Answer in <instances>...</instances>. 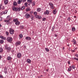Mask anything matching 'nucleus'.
Segmentation results:
<instances>
[{"instance_id": "obj_24", "label": "nucleus", "mask_w": 78, "mask_h": 78, "mask_svg": "<svg viewBox=\"0 0 78 78\" xmlns=\"http://www.w3.org/2000/svg\"><path fill=\"white\" fill-rule=\"evenodd\" d=\"M45 50L46 51H47V52H48L49 51L48 48H45Z\"/></svg>"}, {"instance_id": "obj_41", "label": "nucleus", "mask_w": 78, "mask_h": 78, "mask_svg": "<svg viewBox=\"0 0 78 78\" xmlns=\"http://www.w3.org/2000/svg\"><path fill=\"white\" fill-rule=\"evenodd\" d=\"M9 20V21L10 20H12V18H10L9 20Z\"/></svg>"}, {"instance_id": "obj_12", "label": "nucleus", "mask_w": 78, "mask_h": 78, "mask_svg": "<svg viewBox=\"0 0 78 78\" xmlns=\"http://www.w3.org/2000/svg\"><path fill=\"white\" fill-rule=\"evenodd\" d=\"M11 59H12L11 57L10 56H8L7 57V59L8 61H11Z\"/></svg>"}, {"instance_id": "obj_36", "label": "nucleus", "mask_w": 78, "mask_h": 78, "mask_svg": "<svg viewBox=\"0 0 78 78\" xmlns=\"http://www.w3.org/2000/svg\"><path fill=\"white\" fill-rule=\"evenodd\" d=\"M28 5V3L27 2H26L24 4V5L25 6H26V7H27V5Z\"/></svg>"}, {"instance_id": "obj_3", "label": "nucleus", "mask_w": 78, "mask_h": 78, "mask_svg": "<svg viewBox=\"0 0 78 78\" xmlns=\"http://www.w3.org/2000/svg\"><path fill=\"white\" fill-rule=\"evenodd\" d=\"M9 32L11 34H14V30L13 29L10 28L9 29Z\"/></svg>"}, {"instance_id": "obj_23", "label": "nucleus", "mask_w": 78, "mask_h": 78, "mask_svg": "<svg viewBox=\"0 0 78 78\" xmlns=\"http://www.w3.org/2000/svg\"><path fill=\"white\" fill-rule=\"evenodd\" d=\"M4 21L5 22H6V23H10V22H9V21L8 20H5Z\"/></svg>"}, {"instance_id": "obj_27", "label": "nucleus", "mask_w": 78, "mask_h": 78, "mask_svg": "<svg viewBox=\"0 0 78 78\" xmlns=\"http://www.w3.org/2000/svg\"><path fill=\"white\" fill-rule=\"evenodd\" d=\"M34 14L35 15V17H36V16H37V12H35L34 13Z\"/></svg>"}, {"instance_id": "obj_11", "label": "nucleus", "mask_w": 78, "mask_h": 78, "mask_svg": "<svg viewBox=\"0 0 78 78\" xmlns=\"http://www.w3.org/2000/svg\"><path fill=\"white\" fill-rule=\"evenodd\" d=\"M25 39H26V40H29V41L31 39V37H26Z\"/></svg>"}, {"instance_id": "obj_48", "label": "nucleus", "mask_w": 78, "mask_h": 78, "mask_svg": "<svg viewBox=\"0 0 78 78\" xmlns=\"http://www.w3.org/2000/svg\"><path fill=\"white\" fill-rule=\"evenodd\" d=\"M73 69H75V66H74L73 65Z\"/></svg>"}, {"instance_id": "obj_61", "label": "nucleus", "mask_w": 78, "mask_h": 78, "mask_svg": "<svg viewBox=\"0 0 78 78\" xmlns=\"http://www.w3.org/2000/svg\"><path fill=\"white\" fill-rule=\"evenodd\" d=\"M63 50L64 49V47L63 48Z\"/></svg>"}, {"instance_id": "obj_42", "label": "nucleus", "mask_w": 78, "mask_h": 78, "mask_svg": "<svg viewBox=\"0 0 78 78\" xmlns=\"http://www.w3.org/2000/svg\"><path fill=\"white\" fill-rule=\"evenodd\" d=\"M26 10L27 11H30V9H29V8H27V9Z\"/></svg>"}, {"instance_id": "obj_30", "label": "nucleus", "mask_w": 78, "mask_h": 78, "mask_svg": "<svg viewBox=\"0 0 78 78\" xmlns=\"http://www.w3.org/2000/svg\"><path fill=\"white\" fill-rule=\"evenodd\" d=\"M75 27L72 28V30L73 31H75Z\"/></svg>"}, {"instance_id": "obj_37", "label": "nucleus", "mask_w": 78, "mask_h": 78, "mask_svg": "<svg viewBox=\"0 0 78 78\" xmlns=\"http://www.w3.org/2000/svg\"><path fill=\"white\" fill-rule=\"evenodd\" d=\"M3 49L2 48H0V53H2L3 52Z\"/></svg>"}, {"instance_id": "obj_25", "label": "nucleus", "mask_w": 78, "mask_h": 78, "mask_svg": "<svg viewBox=\"0 0 78 78\" xmlns=\"http://www.w3.org/2000/svg\"><path fill=\"white\" fill-rule=\"evenodd\" d=\"M41 8H39L37 9V11L38 12H39L40 11H41Z\"/></svg>"}, {"instance_id": "obj_49", "label": "nucleus", "mask_w": 78, "mask_h": 78, "mask_svg": "<svg viewBox=\"0 0 78 78\" xmlns=\"http://www.w3.org/2000/svg\"><path fill=\"white\" fill-rule=\"evenodd\" d=\"M69 69H71V70H72V67L70 66H69Z\"/></svg>"}, {"instance_id": "obj_21", "label": "nucleus", "mask_w": 78, "mask_h": 78, "mask_svg": "<svg viewBox=\"0 0 78 78\" xmlns=\"http://www.w3.org/2000/svg\"><path fill=\"white\" fill-rule=\"evenodd\" d=\"M22 2V0H19L17 2V3L18 4H20L21 3V2Z\"/></svg>"}, {"instance_id": "obj_38", "label": "nucleus", "mask_w": 78, "mask_h": 78, "mask_svg": "<svg viewBox=\"0 0 78 78\" xmlns=\"http://www.w3.org/2000/svg\"><path fill=\"white\" fill-rule=\"evenodd\" d=\"M2 14H5V12H2L1 13V15H2Z\"/></svg>"}, {"instance_id": "obj_43", "label": "nucleus", "mask_w": 78, "mask_h": 78, "mask_svg": "<svg viewBox=\"0 0 78 78\" xmlns=\"http://www.w3.org/2000/svg\"><path fill=\"white\" fill-rule=\"evenodd\" d=\"M46 19V18H43L42 20L43 21H45Z\"/></svg>"}, {"instance_id": "obj_14", "label": "nucleus", "mask_w": 78, "mask_h": 78, "mask_svg": "<svg viewBox=\"0 0 78 78\" xmlns=\"http://www.w3.org/2000/svg\"><path fill=\"white\" fill-rule=\"evenodd\" d=\"M26 61L29 64L31 63V60L30 59H27Z\"/></svg>"}, {"instance_id": "obj_40", "label": "nucleus", "mask_w": 78, "mask_h": 78, "mask_svg": "<svg viewBox=\"0 0 78 78\" xmlns=\"http://www.w3.org/2000/svg\"><path fill=\"white\" fill-rule=\"evenodd\" d=\"M54 29H55V26H53L52 28V31H53Z\"/></svg>"}, {"instance_id": "obj_5", "label": "nucleus", "mask_w": 78, "mask_h": 78, "mask_svg": "<svg viewBox=\"0 0 78 78\" xmlns=\"http://www.w3.org/2000/svg\"><path fill=\"white\" fill-rule=\"evenodd\" d=\"M49 13H50V11L49 10H46V11L44 12V14L45 15H48L49 14Z\"/></svg>"}, {"instance_id": "obj_31", "label": "nucleus", "mask_w": 78, "mask_h": 78, "mask_svg": "<svg viewBox=\"0 0 78 78\" xmlns=\"http://www.w3.org/2000/svg\"><path fill=\"white\" fill-rule=\"evenodd\" d=\"M4 42V41L3 40H1L0 41V43L1 44H3Z\"/></svg>"}, {"instance_id": "obj_54", "label": "nucleus", "mask_w": 78, "mask_h": 78, "mask_svg": "<svg viewBox=\"0 0 78 78\" xmlns=\"http://www.w3.org/2000/svg\"><path fill=\"white\" fill-rule=\"evenodd\" d=\"M55 37H57L58 36V35H56V34H55Z\"/></svg>"}, {"instance_id": "obj_7", "label": "nucleus", "mask_w": 78, "mask_h": 78, "mask_svg": "<svg viewBox=\"0 0 78 78\" xmlns=\"http://www.w3.org/2000/svg\"><path fill=\"white\" fill-rule=\"evenodd\" d=\"M30 17V14H27L25 15V17L26 18V19H28Z\"/></svg>"}, {"instance_id": "obj_57", "label": "nucleus", "mask_w": 78, "mask_h": 78, "mask_svg": "<svg viewBox=\"0 0 78 78\" xmlns=\"http://www.w3.org/2000/svg\"><path fill=\"white\" fill-rule=\"evenodd\" d=\"M46 71H47V72H48V69H47V70H46Z\"/></svg>"}, {"instance_id": "obj_50", "label": "nucleus", "mask_w": 78, "mask_h": 78, "mask_svg": "<svg viewBox=\"0 0 78 78\" xmlns=\"http://www.w3.org/2000/svg\"><path fill=\"white\" fill-rule=\"evenodd\" d=\"M0 78H3V76H0Z\"/></svg>"}, {"instance_id": "obj_52", "label": "nucleus", "mask_w": 78, "mask_h": 78, "mask_svg": "<svg viewBox=\"0 0 78 78\" xmlns=\"http://www.w3.org/2000/svg\"><path fill=\"white\" fill-rule=\"evenodd\" d=\"M9 16H8L7 17V19H9Z\"/></svg>"}, {"instance_id": "obj_59", "label": "nucleus", "mask_w": 78, "mask_h": 78, "mask_svg": "<svg viewBox=\"0 0 78 78\" xmlns=\"http://www.w3.org/2000/svg\"><path fill=\"white\" fill-rule=\"evenodd\" d=\"M76 58H74V59H75V60H76Z\"/></svg>"}, {"instance_id": "obj_8", "label": "nucleus", "mask_w": 78, "mask_h": 78, "mask_svg": "<svg viewBox=\"0 0 78 78\" xmlns=\"http://www.w3.org/2000/svg\"><path fill=\"white\" fill-rule=\"evenodd\" d=\"M35 18H37V19H39V20H40V19L42 18V17L40 16L37 15V16H36Z\"/></svg>"}, {"instance_id": "obj_26", "label": "nucleus", "mask_w": 78, "mask_h": 78, "mask_svg": "<svg viewBox=\"0 0 78 78\" xmlns=\"http://www.w3.org/2000/svg\"><path fill=\"white\" fill-rule=\"evenodd\" d=\"M17 5V3L16 2H14L13 4V5H14V6H16Z\"/></svg>"}, {"instance_id": "obj_6", "label": "nucleus", "mask_w": 78, "mask_h": 78, "mask_svg": "<svg viewBox=\"0 0 78 78\" xmlns=\"http://www.w3.org/2000/svg\"><path fill=\"white\" fill-rule=\"evenodd\" d=\"M21 56H22V54H21L20 53H18L17 54V58H21Z\"/></svg>"}, {"instance_id": "obj_10", "label": "nucleus", "mask_w": 78, "mask_h": 78, "mask_svg": "<svg viewBox=\"0 0 78 78\" xmlns=\"http://www.w3.org/2000/svg\"><path fill=\"white\" fill-rule=\"evenodd\" d=\"M16 44L17 45H20V44H21V42H20V41H18L16 42Z\"/></svg>"}, {"instance_id": "obj_47", "label": "nucleus", "mask_w": 78, "mask_h": 78, "mask_svg": "<svg viewBox=\"0 0 78 78\" xmlns=\"http://www.w3.org/2000/svg\"><path fill=\"white\" fill-rule=\"evenodd\" d=\"M2 9H5V7L4 6H2Z\"/></svg>"}, {"instance_id": "obj_20", "label": "nucleus", "mask_w": 78, "mask_h": 78, "mask_svg": "<svg viewBox=\"0 0 78 78\" xmlns=\"http://www.w3.org/2000/svg\"><path fill=\"white\" fill-rule=\"evenodd\" d=\"M0 38L2 39H4V40H5V39H6V37H4L2 35L0 36Z\"/></svg>"}, {"instance_id": "obj_9", "label": "nucleus", "mask_w": 78, "mask_h": 78, "mask_svg": "<svg viewBox=\"0 0 78 78\" xmlns=\"http://www.w3.org/2000/svg\"><path fill=\"white\" fill-rule=\"evenodd\" d=\"M72 42H73V44L74 45H76V41L75 39H73V41H72Z\"/></svg>"}, {"instance_id": "obj_45", "label": "nucleus", "mask_w": 78, "mask_h": 78, "mask_svg": "<svg viewBox=\"0 0 78 78\" xmlns=\"http://www.w3.org/2000/svg\"><path fill=\"white\" fill-rule=\"evenodd\" d=\"M68 20H69V21H70V17H69L68 18Z\"/></svg>"}, {"instance_id": "obj_2", "label": "nucleus", "mask_w": 78, "mask_h": 78, "mask_svg": "<svg viewBox=\"0 0 78 78\" xmlns=\"http://www.w3.org/2000/svg\"><path fill=\"white\" fill-rule=\"evenodd\" d=\"M12 9L14 11H16V12H17V11H20V8H19L14 7L12 8Z\"/></svg>"}, {"instance_id": "obj_15", "label": "nucleus", "mask_w": 78, "mask_h": 78, "mask_svg": "<svg viewBox=\"0 0 78 78\" xmlns=\"http://www.w3.org/2000/svg\"><path fill=\"white\" fill-rule=\"evenodd\" d=\"M32 0H27V2L30 4H32Z\"/></svg>"}, {"instance_id": "obj_55", "label": "nucleus", "mask_w": 78, "mask_h": 78, "mask_svg": "<svg viewBox=\"0 0 78 78\" xmlns=\"http://www.w3.org/2000/svg\"><path fill=\"white\" fill-rule=\"evenodd\" d=\"M14 50H13L12 51V53H14Z\"/></svg>"}, {"instance_id": "obj_22", "label": "nucleus", "mask_w": 78, "mask_h": 78, "mask_svg": "<svg viewBox=\"0 0 78 78\" xmlns=\"http://www.w3.org/2000/svg\"><path fill=\"white\" fill-rule=\"evenodd\" d=\"M53 12L54 14H56V9L55 10H53Z\"/></svg>"}, {"instance_id": "obj_34", "label": "nucleus", "mask_w": 78, "mask_h": 78, "mask_svg": "<svg viewBox=\"0 0 78 78\" xmlns=\"http://www.w3.org/2000/svg\"><path fill=\"white\" fill-rule=\"evenodd\" d=\"M6 35L8 36L9 35V32L8 31H6L5 32Z\"/></svg>"}, {"instance_id": "obj_19", "label": "nucleus", "mask_w": 78, "mask_h": 78, "mask_svg": "<svg viewBox=\"0 0 78 78\" xmlns=\"http://www.w3.org/2000/svg\"><path fill=\"white\" fill-rule=\"evenodd\" d=\"M4 72L5 73H7V68L6 67L4 69Z\"/></svg>"}, {"instance_id": "obj_33", "label": "nucleus", "mask_w": 78, "mask_h": 78, "mask_svg": "<svg viewBox=\"0 0 78 78\" xmlns=\"http://www.w3.org/2000/svg\"><path fill=\"white\" fill-rule=\"evenodd\" d=\"M24 27L23 26H21L20 27V29H23Z\"/></svg>"}, {"instance_id": "obj_32", "label": "nucleus", "mask_w": 78, "mask_h": 78, "mask_svg": "<svg viewBox=\"0 0 78 78\" xmlns=\"http://www.w3.org/2000/svg\"><path fill=\"white\" fill-rule=\"evenodd\" d=\"M5 48L6 50H7V49L8 48V45H6L5 46Z\"/></svg>"}, {"instance_id": "obj_44", "label": "nucleus", "mask_w": 78, "mask_h": 78, "mask_svg": "<svg viewBox=\"0 0 78 78\" xmlns=\"http://www.w3.org/2000/svg\"><path fill=\"white\" fill-rule=\"evenodd\" d=\"M72 70V69H70V68H69L68 69V71H69V72H70Z\"/></svg>"}, {"instance_id": "obj_18", "label": "nucleus", "mask_w": 78, "mask_h": 78, "mask_svg": "<svg viewBox=\"0 0 78 78\" xmlns=\"http://www.w3.org/2000/svg\"><path fill=\"white\" fill-rule=\"evenodd\" d=\"M4 3L5 5H7L8 3V0H6L4 2Z\"/></svg>"}, {"instance_id": "obj_53", "label": "nucleus", "mask_w": 78, "mask_h": 78, "mask_svg": "<svg viewBox=\"0 0 78 78\" xmlns=\"http://www.w3.org/2000/svg\"><path fill=\"white\" fill-rule=\"evenodd\" d=\"M30 13H31V14H33V11H31L30 12Z\"/></svg>"}, {"instance_id": "obj_60", "label": "nucleus", "mask_w": 78, "mask_h": 78, "mask_svg": "<svg viewBox=\"0 0 78 78\" xmlns=\"http://www.w3.org/2000/svg\"><path fill=\"white\" fill-rule=\"evenodd\" d=\"M74 18H76V16H74Z\"/></svg>"}, {"instance_id": "obj_35", "label": "nucleus", "mask_w": 78, "mask_h": 78, "mask_svg": "<svg viewBox=\"0 0 78 78\" xmlns=\"http://www.w3.org/2000/svg\"><path fill=\"white\" fill-rule=\"evenodd\" d=\"M22 34H20V36H19V37H20V38L21 39V38H22Z\"/></svg>"}, {"instance_id": "obj_29", "label": "nucleus", "mask_w": 78, "mask_h": 78, "mask_svg": "<svg viewBox=\"0 0 78 78\" xmlns=\"http://www.w3.org/2000/svg\"><path fill=\"white\" fill-rule=\"evenodd\" d=\"M50 8L52 9H53L54 8H55V6H54V5H53L52 6H51Z\"/></svg>"}, {"instance_id": "obj_16", "label": "nucleus", "mask_w": 78, "mask_h": 78, "mask_svg": "<svg viewBox=\"0 0 78 78\" xmlns=\"http://www.w3.org/2000/svg\"><path fill=\"white\" fill-rule=\"evenodd\" d=\"M30 17L31 19V20H33L34 19V16L32 15L31 16H30Z\"/></svg>"}, {"instance_id": "obj_28", "label": "nucleus", "mask_w": 78, "mask_h": 78, "mask_svg": "<svg viewBox=\"0 0 78 78\" xmlns=\"http://www.w3.org/2000/svg\"><path fill=\"white\" fill-rule=\"evenodd\" d=\"M25 6H23L22 7L21 10H23V9H25Z\"/></svg>"}, {"instance_id": "obj_64", "label": "nucleus", "mask_w": 78, "mask_h": 78, "mask_svg": "<svg viewBox=\"0 0 78 78\" xmlns=\"http://www.w3.org/2000/svg\"><path fill=\"white\" fill-rule=\"evenodd\" d=\"M68 46H69V44L68 45Z\"/></svg>"}, {"instance_id": "obj_56", "label": "nucleus", "mask_w": 78, "mask_h": 78, "mask_svg": "<svg viewBox=\"0 0 78 78\" xmlns=\"http://www.w3.org/2000/svg\"><path fill=\"white\" fill-rule=\"evenodd\" d=\"M68 64H70V62H68Z\"/></svg>"}, {"instance_id": "obj_46", "label": "nucleus", "mask_w": 78, "mask_h": 78, "mask_svg": "<svg viewBox=\"0 0 78 78\" xmlns=\"http://www.w3.org/2000/svg\"><path fill=\"white\" fill-rule=\"evenodd\" d=\"M8 12V11H5L4 12H5V13H4V14H7V12Z\"/></svg>"}, {"instance_id": "obj_62", "label": "nucleus", "mask_w": 78, "mask_h": 78, "mask_svg": "<svg viewBox=\"0 0 78 78\" xmlns=\"http://www.w3.org/2000/svg\"><path fill=\"white\" fill-rule=\"evenodd\" d=\"M2 58V56H0V59H1Z\"/></svg>"}, {"instance_id": "obj_58", "label": "nucleus", "mask_w": 78, "mask_h": 78, "mask_svg": "<svg viewBox=\"0 0 78 78\" xmlns=\"http://www.w3.org/2000/svg\"><path fill=\"white\" fill-rule=\"evenodd\" d=\"M71 66V68H73V65L71 66Z\"/></svg>"}, {"instance_id": "obj_39", "label": "nucleus", "mask_w": 78, "mask_h": 78, "mask_svg": "<svg viewBox=\"0 0 78 78\" xmlns=\"http://www.w3.org/2000/svg\"><path fill=\"white\" fill-rule=\"evenodd\" d=\"M35 2H33V3H32L33 6H34V5H35Z\"/></svg>"}, {"instance_id": "obj_1", "label": "nucleus", "mask_w": 78, "mask_h": 78, "mask_svg": "<svg viewBox=\"0 0 78 78\" xmlns=\"http://www.w3.org/2000/svg\"><path fill=\"white\" fill-rule=\"evenodd\" d=\"M13 20V22L15 23V24L16 25H20V22L19 21L18 19H17V18L14 19Z\"/></svg>"}, {"instance_id": "obj_4", "label": "nucleus", "mask_w": 78, "mask_h": 78, "mask_svg": "<svg viewBox=\"0 0 78 78\" xmlns=\"http://www.w3.org/2000/svg\"><path fill=\"white\" fill-rule=\"evenodd\" d=\"M7 41L9 42H11L12 41V38L11 37H7Z\"/></svg>"}, {"instance_id": "obj_51", "label": "nucleus", "mask_w": 78, "mask_h": 78, "mask_svg": "<svg viewBox=\"0 0 78 78\" xmlns=\"http://www.w3.org/2000/svg\"><path fill=\"white\" fill-rule=\"evenodd\" d=\"M75 56H76V57H77L78 58V54H76L75 55Z\"/></svg>"}, {"instance_id": "obj_13", "label": "nucleus", "mask_w": 78, "mask_h": 78, "mask_svg": "<svg viewBox=\"0 0 78 78\" xmlns=\"http://www.w3.org/2000/svg\"><path fill=\"white\" fill-rule=\"evenodd\" d=\"M7 52L9 53V52L11 51V48L9 47H8V48L7 49Z\"/></svg>"}, {"instance_id": "obj_63", "label": "nucleus", "mask_w": 78, "mask_h": 78, "mask_svg": "<svg viewBox=\"0 0 78 78\" xmlns=\"http://www.w3.org/2000/svg\"><path fill=\"white\" fill-rule=\"evenodd\" d=\"M26 0H24L25 2H26Z\"/></svg>"}, {"instance_id": "obj_17", "label": "nucleus", "mask_w": 78, "mask_h": 78, "mask_svg": "<svg viewBox=\"0 0 78 78\" xmlns=\"http://www.w3.org/2000/svg\"><path fill=\"white\" fill-rule=\"evenodd\" d=\"M49 5L50 6V7H51L53 5V4L52 3L50 2L49 3Z\"/></svg>"}]
</instances>
